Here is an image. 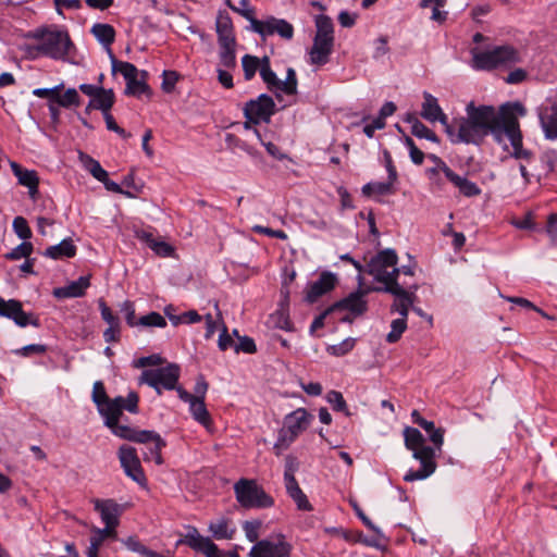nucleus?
I'll return each instance as SVG.
<instances>
[{
  "label": "nucleus",
  "mask_w": 557,
  "mask_h": 557,
  "mask_svg": "<svg viewBox=\"0 0 557 557\" xmlns=\"http://www.w3.org/2000/svg\"><path fill=\"white\" fill-rule=\"evenodd\" d=\"M313 420V416L305 408H297L284 418L283 428L278 431L277 440L273 446L275 455L280 456L297 437L304 433Z\"/></svg>",
  "instance_id": "obj_5"
},
{
  "label": "nucleus",
  "mask_w": 557,
  "mask_h": 557,
  "mask_svg": "<svg viewBox=\"0 0 557 557\" xmlns=\"http://www.w3.org/2000/svg\"><path fill=\"white\" fill-rule=\"evenodd\" d=\"M453 185L458 188L459 193L465 197H475L481 194V188L474 183L469 181L467 177L458 176Z\"/></svg>",
  "instance_id": "obj_40"
},
{
  "label": "nucleus",
  "mask_w": 557,
  "mask_h": 557,
  "mask_svg": "<svg viewBox=\"0 0 557 557\" xmlns=\"http://www.w3.org/2000/svg\"><path fill=\"white\" fill-rule=\"evenodd\" d=\"M355 346V339L346 338L342 343L327 347V351L336 357H342L348 354Z\"/></svg>",
  "instance_id": "obj_50"
},
{
  "label": "nucleus",
  "mask_w": 557,
  "mask_h": 557,
  "mask_svg": "<svg viewBox=\"0 0 557 557\" xmlns=\"http://www.w3.org/2000/svg\"><path fill=\"white\" fill-rule=\"evenodd\" d=\"M62 85L53 88H36L33 90V95L38 98H47L49 102H55L57 91L61 90Z\"/></svg>",
  "instance_id": "obj_63"
},
{
  "label": "nucleus",
  "mask_w": 557,
  "mask_h": 557,
  "mask_svg": "<svg viewBox=\"0 0 557 557\" xmlns=\"http://www.w3.org/2000/svg\"><path fill=\"white\" fill-rule=\"evenodd\" d=\"M110 59H111V63H112V72L121 73L126 81V88H125L126 95L134 96V97H140L141 95L150 94V88L146 84V76H147L146 71H141L140 72L141 78H138L139 72L134 64H132L129 62L119 61L114 57L113 52H111V51H110Z\"/></svg>",
  "instance_id": "obj_12"
},
{
  "label": "nucleus",
  "mask_w": 557,
  "mask_h": 557,
  "mask_svg": "<svg viewBox=\"0 0 557 557\" xmlns=\"http://www.w3.org/2000/svg\"><path fill=\"white\" fill-rule=\"evenodd\" d=\"M121 311L125 313V320L129 326L138 325V320L136 321L135 319L134 304L132 301H124L121 306Z\"/></svg>",
  "instance_id": "obj_62"
},
{
  "label": "nucleus",
  "mask_w": 557,
  "mask_h": 557,
  "mask_svg": "<svg viewBox=\"0 0 557 557\" xmlns=\"http://www.w3.org/2000/svg\"><path fill=\"white\" fill-rule=\"evenodd\" d=\"M423 99L421 116L429 122L438 121L445 127L447 135L454 136V125L448 123V117L440 107L437 99L428 91L423 92Z\"/></svg>",
  "instance_id": "obj_21"
},
{
  "label": "nucleus",
  "mask_w": 557,
  "mask_h": 557,
  "mask_svg": "<svg viewBox=\"0 0 557 557\" xmlns=\"http://www.w3.org/2000/svg\"><path fill=\"white\" fill-rule=\"evenodd\" d=\"M11 169L17 177L18 184L28 188V194L32 199H36L38 195L39 177L34 170H25L16 162H11Z\"/></svg>",
  "instance_id": "obj_29"
},
{
  "label": "nucleus",
  "mask_w": 557,
  "mask_h": 557,
  "mask_svg": "<svg viewBox=\"0 0 557 557\" xmlns=\"http://www.w3.org/2000/svg\"><path fill=\"white\" fill-rule=\"evenodd\" d=\"M466 112L471 113V116L478 122L486 136L491 134L497 143L502 144L509 122L517 120L515 114L523 116L525 108L520 102L506 103L497 112L492 106L476 107L473 102H470Z\"/></svg>",
  "instance_id": "obj_1"
},
{
  "label": "nucleus",
  "mask_w": 557,
  "mask_h": 557,
  "mask_svg": "<svg viewBox=\"0 0 557 557\" xmlns=\"http://www.w3.org/2000/svg\"><path fill=\"white\" fill-rule=\"evenodd\" d=\"M107 190L109 191H112V193H116V194H121V195H124L128 198H134L136 195L135 193L133 191H129V190H124L121 185H119L117 183L111 181L109 178V175L107 174V177L103 180V181H100Z\"/></svg>",
  "instance_id": "obj_60"
},
{
  "label": "nucleus",
  "mask_w": 557,
  "mask_h": 557,
  "mask_svg": "<svg viewBox=\"0 0 557 557\" xmlns=\"http://www.w3.org/2000/svg\"><path fill=\"white\" fill-rule=\"evenodd\" d=\"M450 125H454V136H449V138L454 144L480 145L486 137V134L473 120L470 112H467L466 117L455 120Z\"/></svg>",
  "instance_id": "obj_14"
},
{
  "label": "nucleus",
  "mask_w": 557,
  "mask_h": 557,
  "mask_svg": "<svg viewBox=\"0 0 557 557\" xmlns=\"http://www.w3.org/2000/svg\"><path fill=\"white\" fill-rule=\"evenodd\" d=\"M326 399L335 411H345L347 409V405L342 393L337 391L329 392Z\"/></svg>",
  "instance_id": "obj_53"
},
{
  "label": "nucleus",
  "mask_w": 557,
  "mask_h": 557,
  "mask_svg": "<svg viewBox=\"0 0 557 557\" xmlns=\"http://www.w3.org/2000/svg\"><path fill=\"white\" fill-rule=\"evenodd\" d=\"M242 65L245 79L250 81L256 75L257 71L260 72L262 59H259L255 55L245 54L242 59Z\"/></svg>",
  "instance_id": "obj_41"
},
{
  "label": "nucleus",
  "mask_w": 557,
  "mask_h": 557,
  "mask_svg": "<svg viewBox=\"0 0 557 557\" xmlns=\"http://www.w3.org/2000/svg\"><path fill=\"white\" fill-rule=\"evenodd\" d=\"M0 315L13 320L20 327L40 326L39 318L34 313L25 312L22 302L16 299L5 300L0 297Z\"/></svg>",
  "instance_id": "obj_16"
},
{
  "label": "nucleus",
  "mask_w": 557,
  "mask_h": 557,
  "mask_svg": "<svg viewBox=\"0 0 557 557\" xmlns=\"http://www.w3.org/2000/svg\"><path fill=\"white\" fill-rule=\"evenodd\" d=\"M162 77V90L168 94L172 92L180 78L178 73L175 71H164Z\"/></svg>",
  "instance_id": "obj_54"
},
{
  "label": "nucleus",
  "mask_w": 557,
  "mask_h": 557,
  "mask_svg": "<svg viewBox=\"0 0 557 557\" xmlns=\"http://www.w3.org/2000/svg\"><path fill=\"white\" fill-rule=\"evenodd\" d=\"M334 41L313 38V45L309 51L310 62L314 65H324L329 62L333 51Z\"/></svg>",
  "instance_id": "obj_30"
},
{
  "label": "nucleus",
  "mask_w": 557,
  "mask_h": 557,
  "mask_svg": "<svg viewBox=\"0 0 557 557\" xmlns=\"http://www.w3.org/2000/svg\"><path fill=\"white\" fill-rule=\"evenodd\" d=\"M181 369L176 363H169L165 367L144 370L138 377L139 384H147L152 387L158 395L165 391H176L183 388L178 385Z\"/></svg>",
  "instance_id": "obj_9"
},
{
  "label": "nucleus",
  "mask_w": 557,
  "mask_h": 557,
  "mask_svg": "<svg viewBox=\"0 0 557 557\" xmlns=\"http://www.w3.org/2000/svg\"><path fill=\"white\" fill-rule=\"evenodd\" d=\"M114 435L146 445V450L143 453L145 461L153 460L159 466L163 463L161 450L165 447L166 443L159 433L149 430H138L123 424L121 428H116Z\"/></svg>",
  "instance_id": "obj_6"
},
{
  "label": "nucleus",
  "mask_w": 557,
  "mask_h": 557,
  "mask_svg": "<svg viewBox=\"0 0 557 557\" xmlns=\"http://www.w3.org/2000/svg\"><path fill=\"white\" fill-rule=\"evenodd\" d=\"M405 286H408V284L403 282L388 287L376 289L380 292L389 293L395 296V299L391 306V312H397L403 318L408 317L409 308L413 305L417 298L414 292L407 290Z\"/></svg>",
  "instance_id": "obj_19"
},
{
  "label": "nucleus",
  "mask_w": 557,
  "mask_h": 557,
  "mask_svg": "<svg viewBox=\"0 0 557 557\" xmlns=\"http://www.w3.org/2000/svg\"><path fill=\"white\" fill-rule=\"evenodd\" d=\"M79 160L85 168L97 181H103L107 177V171L101 164L90 156L79 152Z\"/></svg>",
  "instance_id": "obj_37"
},
{
  "label": "nucleus",
  "mask_w": 557,
  "mask_h": 557,
  "mask_svg": "<svg viewBox=\"0 0 557 557\" xmlns=\"http://www.w3.org/2000/svg\"><path fill=\"white\" fill-rule=\"evenodd\" d=\"M12 226H13L15 234L20 238L24 239L25 242H26V239H29L32 237V231H30L25 218H23V216L14 218Z\"/></svg>",
  "instance_id": "obj_49"
},
{
  "label": "nucleus",
  "mask_w": 557,
  "mask_h": 557,
  "mask_svg": "<svg viewBox=\"0 0 557 557\" xmlns=\"http://www.w3.org/2000/svg\"><path fill=\"white\" fill-rule=\"evenodd\" d=\"M368 533L363 534L362 532L352 531L344 529L343 527H330L325 528L324 532L334 536L343 539L346 542H359L372 547H384L385 546V536L381 532V530L375 524H367Z\"/></svg>",
  "instance_id": "obj_13"
},
{
  "label": "nucleus",
  "mask_w": 557,
  "mask_h": 557,
  "mask_svg": "<svg viewBox=\"0 0 557 557\" xmlns=\"http://www.w3.org/2000/svg\"><path fill=\"white\" fill-rule=\"evenodd\" d=\"M215 30L220 47V62L225 67L236 66V38L233 22L225 12H220L215 21Z\"/></svg>",
  "instance_id": "obj_8"
},
{
  "label": "nucleus",
  "mask_w": 557,
  "mask_h": 557,
  "mask_svg": "<svg viewBox=\"0 0 557 557\" xmlns=\"http://www.w3.org/2000/svg\"><path fill=\"white\" fill-rule=\"evenodd\" d=\"M444 174V176L453 184L457 177L459 176L457 173H455L445 162H441L438 166H434L428 170V174L430 180H432L434 183H440V174Z\"/></svg>",
  "instance_id": "obj_43"
},
{
  "label": "nucleus",
  "mask_w": 557,
  "mask_h": 557,
  "mask_svg": "<svg viewBox=\"0 0 557 557\" xmlns=\"http://www.w3.org/2000/svg\"><path fill=\"white\" fill-rule=\"evenodd\" d=\"M39 41L27 47L28 57L37 59L40 55L54 60H65L73 42L64 30H41L35 35Z\"/></svg>",
  "instance_id": "obj_4"
},
{
  "label": "nucleus",
  "mask_w": 557,
  "mask_h": 557,
  "mask_svg": "<svg viewBox=\"0 0 557 557\" xmlns=\"http://www.w3.org/2000/svg\"><path fill=\"white\" fill-rule=\"evenodd\" d=\"M76 255V247L69 238L63 239L60 244L50 246L46 249L44 256L51 259L72 258Z\"/></svg>",
  "instance_id": "obj_33"
},
{
  "label": "nucleus",
  "mask_w": 557,
  "mask_h": 557,
  "mask_svg": "<svg viewBox=\"0 0 557 557\" xmlns=\"http://www.w3.org/2000/svg\"><path fill=\"white\" fill-rule=\"evenodd\" d=\"M115 96L112 89H101L96 97L90 99L89 107L100 110L102 113L108 112L114 104Z\"/></svg>",
  "instance_id": "obj_34"
},
{
  "label": "nucleus",
  "mask_w": 557,
  "mask_h": 557,
  "mask_svg": "<svg viewBox=\"0 0 557 557\" xmlns=\"http://www.w3.org/2000/svg\"><path fill=\"white\" fill-rule=\"evenodd\" d=\"M405 145L409 149V154H410L411 161L417 165L422 164L423 160H424V153L416 146L412 138L407 136L405 138Z\"/></svg>",
  "instance_id": "obj_55"
},
{
  "label": "nucleus",
  "mask_w": 557,
  "mask_h": 557,
  "mask_svg": "<svg viewBox=\"0 0 557 557\" xmlns=\"http://www.w3.org/2000/svg\"><path fill=\"white\" fill-rule=\"evenodd\" d=\"M253 32L262 37L277 34L286 40L292 39L294 36L293 25L286 20L276 17H269L265 21H253Z\"/></svg>",
  "instance_id": "obj_20"
},
{
  "label": "nucleus",
  "mask_w": 557,
  "mask_h": 557,
  "mask_svg": "<svg viewBox=\"0 0 557 557\" xmlns=\"http://www.w3.org/2000/svg\"><path fill=\"white\" fill-rule=\"evenodd\" d=\"M138 325L146 326V327H151V326L165 327L166 321L159 312L152 311V312L139 318Z\"/></svg>",
  "instance_id": "obj_47"
},
{
  "label": "nucleus",
  "mask_w": 557,
  "mask_h": 557,
  "mask_svg": "<svg viewBox=\"0 0 557 557\" xmlns=\"http://www.w3.org/2000/svg\"><path fill=\"white\" fill-rule=\"evenodd\" d=\"M336 278L331 273H323L318 281L308 286L306 300L310 304L315 302L321 296L332 290Z\"/></svg>",
  "instance_id": "obj_28"
},
{
  "label": "nucleus",
  "mask_w": 557,
  "mask_h": 557,
  "mask_svg": "<svg viewBox=\"0 0 557 557\" xmlns=\"http://www.w3.org/2000/svg\"><path fill=\"white\" fill-rule=\"evenodd\" d=\"M47 351V346L41 344L26 345L15 350V354L22 357H28L30 355H42Z\"/></svg>",
  "instance_id": "obj_58"
},
{
  "label": "nucleus",
  "mask_w": 557,
  "mask_h": 557,
  "mask_svg": "<svg viewBox=\"0 0 557 557\" xmlns=\"http://www.w3.org/2000/svg\"><path fill=\"white\" fill-rule=\"evenodd\" d=\"M55 103L63 108L78 107L81 98L75 88H69L64 94L57 91Z\"/></svg>",
  "instance_id": "obj_42"
},
{
  "label": "nucleus",
  "mask_w": 557,
  "mask_h": 557,
  "mask_svg": "<svg viewBox=\"0 0 557 557\" xmlns=\"http://www.w3.org/2000/svg\"><path fill=\"white\" fill-rule=\"evenodd\" d=\"M234 492L244 508H268L273 505V498L253 480L240 479L235 483Z\"/></svg>",
  "instance_id": "obj_11"
},
{
  "label": "nucleus",
  "mask_w": 557,
  "mask_h": 557,
  "mask_svg": "<svg viewBox=\"0 0 557 557\" xmlns=\"http://www.w3.org/2000/svg\"><path fill=\"white\" fill-rule=\"evenodd\" d=\"M394 183L389 178L387 182H371L362 187V194L367 197L385 196L394 193Z\"/></svg>",
  "instance_id": "obj_35"
},
{
  "label": "nucleus",
  "mask_w": 557,
  "mask_h": 557,
  "mask_svg": "<svg viewBox=\"0 0 557 557\" xmlns=\"http://www.w3.org/2000/svg\"><path fill=\"white\" fill-rule=\"evenodd\" d=\"M397 265V255L393 249L380 251L371 259L368 264L369 273L375 281L383 283L384 287L397 284V277L400 273Z\"/></svg>",
  "instance_id": "obj_10"
},
{
  "label": "nucleus",
  "mask_w": 557,
  "mask_h": 557,
  "mask_svg": "<svg viewBox=\"0 0 557 557\" xmlns=\"http://www.w3.org/2000/svg\"><path fill=\"white\" fill-rule=\"evenodd\" d=\"M292 546L283 535H276L257 542L250 549L249 557H289Z\"/></svg>",
  "instance_id": "obj_15"
},
{
  "label": "nucleus",
  "mask_w": 557,
  "mask_h": 557,
  "mask_svg": "<svg viewBox=\"0 0 557 557\" xmlns=\"http://www.w3.org/2000/svg\"><path fill=\"white\" fill-rule=\"evenodd\" d=\"M547 233L552 239V243L557 246V214L553 213L548 216Z\"/></svg>",
  "instance_id": "obj_64"
},
{
  "label": "nucleus",
  "mask_w": 557,
  "mask_h": 557,
  "mask_svg": "<svg viewBox=\"0 0 557 557\" xmlns=\"http://www.w3.org/2000/svg\"><path fill=\"white\" fill-rule=\"evenodd\" d=\"M407 330V318H398L392 321L391 331L386 335V342L389 344L397 343L403 333Z\"/></svg>",
  "instance_id": "obj_45"
},
{
  "label": "nucleus",
  "mask_w": 557,
  "mask_h": 557,
  "mask_svg": "<svg viewBox=\"0 0 557 557\" xmlns=\"http://www.w3.org/2000/svg\"><path fill=\"white\" fill-rule=\"evenodd\" d=\"M405 446L412 451V457L421 465L419 470H409L404 480L413 482L424 480L432 475L436 470L435 449L425 445V438L422 433L414 428L406 426L404 429Z\"/></svg>",
  "instance_id": "obj_3"
},
{
  "label": "nucleus",
  "mask_w": 557,
  "mask_h": 557,
  "mask_svg": "<svg viewBox=\"0 0 557 557\" xmlns=\"http://www.w3.org/2000/svg\"><path fill=\"white\" fill-rule=\"evenodd\" d=\"M117 456L125 474L135 482L144 484L146 476L136 448L129 445H122L119 448Z\"/></svg>",
  "instance_id": "obj_18"
},
{
  "label": "nucleus",
  "mask_w": 557,
  "mask_h": 557,
  "mask_svg": "<svg viewBox=\"0 0 557 557\" xmlns=\"http://www.w3.org/2000/svg\"><path fill=\"white\" fill-rule=\"evenodd\" d=\"M123 542L129 550L138 553L145 557H166L164 555H161L154 550L147 548L144 544L139 542L138 539L134 536H129Z\"/></svg>",
  "instance_id": "obj_44"
},
{
  "label": "nucleus",
  "mask_w": 557,
  "mask_h": 557,
  "mask_svg": "<svg viewBox=\"0 0 557 557\" xmlns=\"http://www.w3.org/2000/svg\"><path fill=\"white\" fill-rule=\"evenodd\" d=\"M90 33L94 37L108 49V52H112L110 46L115 40V29L112 25L107 23H96L91 26Z\"/></svg>",
  "instance_id": "obj_32"
},
{
  "label": "nucleus",
  "mask_w": 557,
  "mask_h": 557,
  "mask_svg": "<svg viewBox=\"0 0 557 557\" xmlns=\"http://www.w3.org/2000/svg\"><path fill=\"white\" fill-rule=\"evenodd\" d=\"M407 122L411 124V134L418 138H425L433 143H438L437 135L426 127L422 122H420L417 117H408Z\"/></svg>",
  "instance_id": "obj_38"
},
{
  "label": "nucleus",
  "mask_w": 557,
  "mask_h": 557,
  "mask_svg": "<svg viewBox=\"0 0 557 557\" xmlns=\"http://www.w3.org/2000/svg\"><path fill=\"white\" fill-rule=\"evenodd\" d=\"M227 143H233L234 146L240 150H244L248 154L256 157L258 154V151L250 145H248L246 141L240 140L239 138L235 137L232 134H227L226 136Z\"/></svg>",
  "instance_id": "obj_61"
},
{
  "label": "nucleus",
  "mask_w": 557,
  "mask_h": 557,
  "mask_svg": "<svg viewBox=\"0 0 557 557\" xmlns=\"http://www.w3.org/2000/svg\"><path fill=\"white\" fill-rule=\"evenodd\" d=\"M181 544L188 545L191 549L202 553L206 557H216L218 547L209 539L202 536L196 528H189L188 532L176 542V546Z\"/></svg>",
  "instance_id": "obj_22"
},
{
  "label": "nucleus",
  "mask_w": 557,
  "mask_h": 557,
  "mask_svg": "<svg viewBox=\"0 0 557 557\" xmlns=\"http://www.w3.org/2000/svg\"><path fill=\"white\" fill-rule=\"evenodd\" d=\"M315 38L334 41V26L332 20L326 15H318L315 18Z\"/></svg>",
  "instance_id": "obj_36"
},
{
  "label": "nucleus",
  "mask_w": 557,
  "mask_h": 557,
  "mask_svg": "<svg viewBox=\"0 0 557 557\" xmlns=\"http://www.w3.org/2000/svg\"><path fill=\"white\" fill-rule=\"evenodd\" d=\"M92 401L96 404L100 416L103 418L104 425L114 434L116 428L123 425L119 423L123 410L131 413L138 412L139 396L136 392H129L126 398L122 396L110 398L106 393L103 383L97 381L94 383L92 387Z\"/></svg>",
  "instance_id": "obj_2"
},
{
  "label": "nucleus",
  "mask_w": 557,
  "mask_h": 557,
  "mask_svg": "<svg viewBox=\"0 0 557 557\" xmlns=\"http://www.w3.org/2000/svg\"><path fill=\"white\" fill-rule=\"evenodd\" d=\"M277 91L286 95H295L297 92V76L294 69H287L286 78L285 81L280 79Z\"/></svg>",
  "instance_id": "obj_46"
},
{
  "label": "nucleus",
  "mask_w": 557,
  "mask_h": 557,
  "mask_svg": "<svg viewBox=\"0 0 557 557\" xmlns=\"http://www.w3.org/2000/svg\"><path fill=\"white\" fill-rule=\"evenodd\" d=\"M90 282L87 276H81L78 280L71 282L65 287L54 289V296L59 298L82 297L88 288Z\"/></svg>",
  "instance_id": "obj_31"
},
{
  "label": "nucleus",
  "mask_w": 557,
  "mask_h": 557,
  "mask_svg": "<svg viewBox=\"0 0 557 557\" xmlns=\"http://www.w3.org/2000/svg\"><path fill=\"white\" fill-rule=\"evenodd\" d=\"M103 117H104V121H106L107 128L109 131H112V132L116 133L117 135H120L123 138L131 137V134L126 133V131L124 128L120 127L116 124V122H115L113 115L110 113V111L104 112L103 113Z\"/></svg>",
  "instance_id": "obj_59"
},
{
  "label": "nucleus",
  "mask_w": 557,
  "mask_h": 557,
  "mask_svg": "<svg viewBox=\"0 0 557 557\" xmlns=\"http://www.w3.org/2000/svg\"><path fill=\"white\" fill-rule=\"evenodd\" d=\"M210 532L216 540L232 539L235 529L230 528V524H210Z\"/></svg>",
  "instance_id": "obj_52"
},
{
  "label": "nucleus",
  "mask_w": 557,
  "mask_h": 557,
  "mask_svg": "<svg viewBox=\"0 0 557 557\" xmlns=\"http://www.w3.org/2000/svg\"><path fill=\"white\" fill-rule=\"evenodd\" d=\"M260 76L262 81L267 84L268 88L272 91H277L280 78L276 76V74L272 71L270 66V59L269 57L262 58V65L260 69Z\"/></svg>",
  "instance_id": "obj_39"
},
{
  "label": "nucleus",
  "mask_w": 557,
  "mask_h": 557,
  "mask_svg": "<svg viewBox=\"0 0 557 557\" xmlns=\"http://www.w3.org/2000/svg\"><path fill=\"white\" fill-rule=\"evenodd\" d=\"M366 293V290H357L351 293L346 298L333 305L332 308L333 310H347L354 317L361 315L368 309L367 301L364 300Z\"/></svg>",
  "instance_id": "obj_24"
},
{
  "label": "nucleus",
  "mask_w": 557,
  "mask_h": 557,
  "mask_svg": "<svg viewBox=\"0 0 557 557\" xmlns=\"http://www.w3.org/2000/svg\"><path fill=\"white\" fill-rule=\"evenodd\" d=\"M471 66L478 71H491L500 65H509L520 62V54L513 47L496 46L488 50H471Z\"/></svg>",
  "instance_id": "obj_7"
},
{
  "label": "nucleus",
  "mask_w": 557,
  "mask_h": 557,
  "mask_svg": "<svg viewBox=\"0 0 557 557\" xmlns=\"http://www.w3.org/2000/svg\"><path fill=\"white\" fill-rule=\"evenodd\" d=\"M178 397L181 400L189 405V411L198 423L206 428L211 424V416L207 410L205 399H201V397H194L193 394L188 393L184 388H178Z\"/></svg>",
  "instance_id": "obj_23"
},
{
  "label": "nucleus",
  "mask_w": 557,
  "mask_h": 557,
  "mask_svg": "<svg viewBox=\"0 0 557 557\" xmlns=\"http://www.w3.org/2000/svg\"><path fill=\"white\" fill-rule=\"evenodd\" d=\"M275 112V103L273 99L262 94L257 99L249 100L244 108V115L247 120L259 124L260 122H269Z\"/></svg>",
  "instance_id": "obj_17"
},
{
  "label": "nucleus",
  "mask_w": 557,
  "mask_h": 557,
  "mask_svg": "<svg viewBox=\"0 0 557 557\" xmlns=\"http://www.w3.org/2000/svg\"><path fill=\"white\" fill-rule=\"evenodd\" d=\"M33 252V244L30 242H23L10 252L5 255L9 260H20L22 258H28Z\"/></svg>",
  "instance_id": "obj_48"
},
{
  "label": "nucleus",
  "mask_w": 557,
  "mask_h": 557,
  "mask_svg": "<svg viewBox=\"0 0 557 557\" xmlns=\"http://www.w3.org/2000/svg\"><path fill=\"white\" fill-rule=\"evenodd\" d=\"M163 363V359L160 355L153 354L147 357H140L137 360L133 362L134 368H146V367H153V366H160Z\"/></svg>",
  "instance_id": "obj_56"
},
{
  "label": "nucleus",
  "mask_w": 557,
  "mask_h": 557,
  "mask_svg": "<svg viewBox=\"0 0 557 557\" xmlns=\"http://www.w3.org/2000/svg\"><path fill=\"white\" fill-rule=\"evenodd\" d=\"M170 321L174 325H177L181 323L190 324V323L200 322L201 317L198 314L197 311L189 310V311H186V312L180 314L178 317H170Z\"/></svg>",
  "instance_id": "obj_51"
},
{
  "label": "nucleus",
  "mask_w": 557,
  "mask_h": 557,
  "mask_svg": "<svg viewBox=\"0 0 557 557\" xmlns=\"http://www.w3.org/2000/svg\"><path fill=\"white\" fill-rule=\"evenodd\" d=\"M236 352L244 351L246 354H253L257 350L256 344L252 338L248 336H238V342L234 345Z\"/></svg>",
  "instance_id": "obj_57"
},
{
  "label": "nucleus",
  "mask_w": 557,
  "mask_h": 557,
  "mask_svg": "<svg viewBox=\"0 0 557 557\" xmlns=\"http://www.w3.org/2000/svg\"><path fill=\"white\" fill-rule=\"evenodd\" d=\"M94 508L100 513L102 522H117L125 510V506L113 499H95Z\"/></svg>",
  "instance_id": "obj_27"
},
{
  "label": "nucleus",
  "mask_w": 557,
  "mask_h": 557,
  "mask_svg": "<svg viewBox=\"0 0 557 557\" xmlns=\"http://www.w3.org/2000/svg\"><path fill=\"white\" fill-rule=\"evenodd\" d=\"M504 138L510 141L512 147V156L517 159L529 160L532 156L530 150L523 149L522 147V135L518 120H511L507 126V132Z\"/></svg>",
  "instance_id": "obj_26"
},
{
  "label": "nucleus",
  "mask_w": 557,
  "mask_h": 557,
  "mask_svg": "<svg viewBox=\"0 0 557 557\" xmlns=\"http://www.w3.org/2000/svg\"><path fill=\"white\" fill-rule=\"evenodd\" d=\"M539 119L547 139H557V103L542 106L539 109Z\"/></svg>",
  "instance_id": "obj_25"
}]
</instances>
